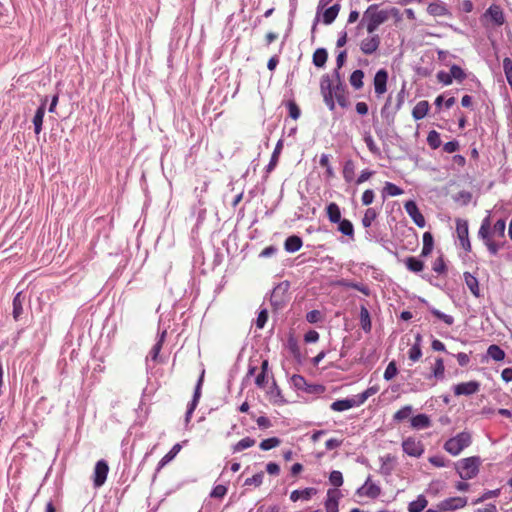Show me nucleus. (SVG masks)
<instances>
[{
  "instance_id": "obj_39",
  "label": "nucleus",
  "mask_w": 512,
  "mask_h": 512,
  "mask_svg": "<svg viewBox=\"0 0 512 512\" xmlns=\"http://www.w3.org/2000/svg\"><path fill=\"white\" fill-rule=\"evenodd\" d=\"M405 265L408 270L415 272V273L422 271L424 268V263L421 260H419L418 258L413 257V256L406 258Z\"/></svg>"
},
{
  "instance_id": "obj_51",
  "label": "nucleus",
  "mask_w": 512,
  "mask_h": 512,
  "mask_svg": "<svg viewBox=\"0 0 512 512\" xmlns=\"http://www.w3.org/2000/svg\"><path fill=\"white\" fill-rule=\"evenodd\" d=\"M181 450L180 444H175L172 449L160 460L158 466L159 468H162L164 465H166L168 462H170Z\"/></svg>"
},
{
  "instance_id": "obj_17",
  "label": "nucleus",
  "mask_w": 512,
  "mask_h": 512,
  "mask_svg": "<svg viewBox=\"0 0 512 512\" xmlns=\"http://www.w3.org/2000/svg\"><path fill=\"white\" fill-rule=\"evenodd\" d=\"M359 406H360L359 401H357L356 396L354 395L350 398H345V399L334 401L330 405V408L333 411L343 412V411L349 410L354 407H359Z\"/></svg>"
},
{
  "instance_id": "obj_20",
  "label": "nucleus",
  "mask_w": 512,
  "mask_h": 512,
  "mask_svg": "<svg viewBox=\"0 0 512 512\" xmlns=\"http://www.w3.org/2000/svg\"><path fill=\"white\" fill-rule=\"evenodd\" d=\"M46 103H47V98H45L42 101L41 105L37 108L35 115L33 117L34 132L36 135H39L40 132L42 131Z\"/></svg>"
},
{
  "instance_id": "obj_3",
  "label": "nucleus",
  "mask_w": 512,
  "mask_h": 512,
  "mask_svg": "<svg viewBox=\"0 0 512 512\" xmlns=\"http://www.w3.org/2000/svg\"><path fill=\"white\" fill-rule=\"evenodd\" d=\"M472 442L471 433L468 431H462L456 436L449 438L444 443V450L452 456L459 455L465 448L470 446Z\"/></svg>"
},
{
  "instance_id": "obj_7",
  "label": "nucleus",
  "mask_w": 512,
  "mask_h": 512,
  "mask_svg": "<svg viewBox=\"0 0 512 512\" xmlns=\"http://www.w3.org/2000/svg\"><path fill=\"white\" fill-rule=\"evenodd\" d=\"M467 505V498L465 497H450L440 503L437 508L441 512L455 511L461 509Z\"/></svg>"
},
{
  "instance_id": "obj_38",
  "label": "nucleus",
  "mask_w": 512,
  "mask_h": 512,
  "mask_svg": "<svg viewBox=\"0 0 512 512\" xmlns=\"http://www.w3.org/2000/svg\"><path fill=\"white\" fill-rule=\"evenodd\" d=\"M487 355L495 361H502L505 358L504 350L498 345L492 344L487 349Z\"/></svg>"
},
{
  "instance_id": "obj_56",
  "label": "nucleus",
  "mask_w": 512,
  "mask_h": 512,
  "mask_svg": "<svg viewBox=\"0 0 512 512\" xmlns=\"http://www.w3.org/2000/svg\"><path fill=\"white\" fill-rule=\"evenodd\" d=\"M354 169H355V166H354L353 161L348 160L345 163L344 169H343V177H344L346 182H351L353 180V178H354Z\"/></svg>"
},
{
  "instance_id": "obj_41",
  "label": "nucleus",
  "mask_w": 512,
  "mask_h": 512,
  "mask_svg": "<svg viewBox=\"0 0 512 512\" xmlns=\"http://www.w3.org/2000/svg\"><path fill=\"white\" fill-rule=\"evenodd\" d=\"M255 443H256L255 439L250 438V437H245V438L241 439L240 441H238L235 445H233L232 450L234 453H238V452H241L245 449H248V448L254 446Z\"/></svg>"
},
{
  "instance_id": "obj_40",
  "label": "nucleus",
  "mask_w": 512,
  "mask_h": 512,
  "mask_svg": "<svg viewBox=\"0 0 512 512\" xmlns=\"http://www.w3.org/2000/svg\"><path fill=\"white\" fill-rule=\"evenodd\" d=\"M338 224V230L345 236H349L351 238H353L354 236V227H353V224L350 220L348 219H342L340 220L339 222H337Z\"/></svg>"
},
{
  "instance_id": "obj_2",
  "label": "nucleus",
  "mask_w": 512,
  "mask_h": 512,
  "mask_svg": "<svg viewBox=\"0 0 512 512\" xmlns=\"http://www.w3.org/2000/svg\"><path fill=\"white\" fill-rule=\"evenodd\" d=\"M389 18L387 10H379L377 4L370 5L363 14L359 25H365L369 34L374 33L378 27Z\"/></svg>"
},
{
  "instance_id": "obj_33",
  "label": "nucleus",
  "mask_w": 512,
  "mask_h": 512,
  "mask_svg": "<svg viewBox=\"0 0 512 512\" xmlns=\"http://www.w3.org/2000/svg\"><path fill=\"white\" fill-rule=\"evenodd\" d=\"M360 325L364 332L369 333L372 328L370 313L365 306L360 308Z\"/></svg>"
},
{
  "instance_id": "obj_26",
  "label": "nucleus",
  "mask_w": 512,
  "mask_h": 512,
  "mask_svg": "<svg viewBox=\"0 0 512 512\" xmlns=\"http://www.w3.org/2000/svg\"><path fill=\"white\" fill-rule=\"evenodd\" d=\"M421 341V335L417 334L415 337V343L411 346V348L408 351V357L413 362H417L422 356Z\"/></svg>"
},
{
  "instance_id": "obj_5",
  "label": "nucleus",
  "mask_w": 512,
  "mask_h": 512,
  "mask_svg": "<svg viewBox=\"0 0 512 512\" xmlns=\"http://www.w3.org/2000/svg\"><path fill=\"white\" fill-rule=\"evenodd\" d=\"M381 494V488L378 484L372 482V477L369 475L362 486L356 490V495L359 497H368L375 499Z\"/></svg>"
},
{
  "instance_id": "obj_24",
  "label": "nucleus",
  "mask_w": 512,
  "mask_h": 512,
  "mask_svg": "<svg viewBox=\"0 0 512 512\" xmlns=\"http://www.w3.org/2000/svg\"><path fill=\"white\" fill-rule=\"evenodd\" d=\"M25 297L23 296L22 292H18L12 302L13 311L12 315L15 321H18L22 314H23V304H24Z\"/></svg>"
},
{
  "instance_id": "obj_16",
  "label": "nucleus",
  "mask_w": 512,
  "mask_h": 512,
  "mask_svg": "<svg viewBox=\"0 0 512 512\" xmlns=\"http://www.w3.org/2000/svg\"><path fill=\"white\" fill-rule=\"evenodd\" d=\"M380 45V37L378 35H372L363 39L360 43V50L365 55H372L375 53Z\"/></svg>"
},
{
  "instance_id": "obj_37",
  "label": "nucleus",
  "mask_w": 512,
  "mask_h": 512,
  "mask_svg": "<svg viewBox=\"0 0 512 512\" xmlns=\"http://www.w3.org/2000/svg\"><path fill=\"white\" fill-rule=\"evenodd\" d=\"M434 245L433 235L430 232H425L423 234V247H422V256H428L432 250Z\"/></svg>"
},
{
  "instance_id": "obj_44",
  "label": "nucleus",
  "mask_w": 512,
  "mask_h": 512,
  "mask_svg": "<svg viewBox=\"0 0 512 512\" xmlns=\"http://www.w3.org/2000/svg\"><path fill=\"white\" fill-rule=\"evenodd\" d=\"M412 412H413V407L411 405H405L393 415V420L396 422H401V421L409 418L411 416Z\"/></svg>"
},
{
  "instance_id": "obj_25",
  "label": "nucleus",
  "mask_w": 512,
  "mask_h": 512,
  "mask_svg": "<svg viewBox=\"0 0 512 512\" xmlns=\"http://www.w3.org/2000/svg\"><path fill=\"white\" fill-rule=\"evenodd\" d=\"M316 493L315 488H305L302 490H294L290 494V499L293 502L298 500H309Z\"/></svg>"
},
{
  "instance_id": "obj_8",
  "label": "nucleus",
  "mask_w": 512,
  "mask_h": 512,
  "mask_svg": "<svg viewBox=\"0 0 512 512\" xmlns=\"http://www.w3.org/2000/svg\"><path fill=\"white\" fill-rule=\"evenodd\" d=\"M288 289V284H279L277 287L274 288L272 291L270 302L271 305L274 307L275 310L282 309L286 303V296L285 293Z\"/></svg>"
},
{
  "instance_id": "obj_32",
  "label": "nucleus",
  "mask_w": 512,
  "mask_h": 512,
  "mask_svg": "<svg viewBox=\"0 0 512 512\" xmlns=\"http://www.w3.org/2000/svg\"><path fill=\"white\" fill-rule=\"evenodd\" d=\"M327 58V50L325 48H318L313 53L312 62L316 67L321 68L326 64Z\"/></svg>"
},
{
  "instance_id": "obj_49",
  "label": "nucleus",
  "mask_w": 512,
  "mask_h": 512,
  "mask_svg": "<svg viewBox=\"0 0 512 512\" xmlns=\"http://www.w3.org/2000/svg\"><path fill=\"white\" fill-rule=\"evenodd\" d=\"M377 211L374 208L366 209L364 216L362 218V225L365 228H369L373 221L377 218Z\"/></svg>"
},
{
  "instance_id": "obj_55",
  "label": "nucleus",
  "mask_w": 512,
  "mask_h": 512,
  "mask_svg": "<svg viewBox=\"0 0 512 512\" xmlns=\"http://www.w3.org/2000/svg\"><path fill=\"white\" fill-rule=\"evenodd\" d=\"M506 230V222L504 219H499L491 229V234L494 236L504 237Z\"/></svg>"
},
{
  "instance_id": "obj_61",
  "label": "nucleus",
  "mask_w": 512,
  "mask_h": 512,
  "mask_svg": "<svg viewBox=\"0 0 512 512\" xmlns=\"http://www.w3.org/2000/svg\"><path fill=\"white\" fill-rule=\"evenodd\" d=\"M329 482L334 487H340L343 485V475L338 470H333L329 475Z\"/></svg>"
},
{
  "instance_id": "obj_35",
  "label": "nucleus",
  "mask_w": 512,
  "mask_h": 512,
  "mask_svg": "<svg viewBox=\"0 0 512 512\" xmlns=\"http://www.w3.org/2000/svg\"><path fill=\"white\" fill-rule=\"evenodd\" d=\"M326 210H327V216H328V219L330 222L337 223L340 220H342L340 208L336 203H334V202L330 203L327 206Z\"/></svg>"
},
{
  "instance_id": "obj_18",
  "label": "nucleus",
  "mask_w": 512,
  "mask_h": 512,
  "mask_svg": "<svg viewBox=\"0 0 512 512\" xmlns=\"http://www.w3.org/2000/svg\"><path fill=\"white\" fill-rule=\"evenodd\" d=\"M427 12L434 17H444L450 15V11L447 5L439 0L431 2L427 7Z\"/></svg>"
},
{
  "instance_id": "obj_28",
  "label": "nucleus",
  "mask_w": 512,
  "mask_h": 512,
  "mask_svg": "<svg viewBox=\"0 0 512 512\" xmlns=\"http://www.w3.org/2000/svg\"><path fill=\"white\" fill-rule=\"evenodd\" d=\"M429 111V103L425 100L419 101L412 110V116L415 120L423 119Z\"/></svg>"
},
{
  "instance_id": "obj_4",
  "label": "nucleus",
  "mask_w": 512,
  "mask_h": 512,
  "mask_svg": "<svg viewBox=\"0 0 512 512\" xmlns=\"http://www.w3.org/2000/svg\"><path fill=\"white\" fill-rule=\"evenodd\" d=\"M480 458L468 457L460 460L456 465L458 475L463 480L474 478L479 472Z\"/></svg>"
},
{
  "instance_id": "obj_23",
  "label": "nucleus",
  "mask_w": 512,
  "mask_h": 512,
  "mask_svg": "<svg viewBox=\"0 0 512 512\" xmlns=\"http://www.w3.org/2000/svg\"><path fill=\"white\" fill-rule=\"evenodd\" d=\"M463 278L466 286L475 297H480V287L478 279L470 272H464Z\"/></svg>"
},
{
  "instance_id": "obj_31",
  "label": "nucleus",
  "mask_w": 512,
  "mask_h": 512,
  "mask_svg": "<svg viewBox=\"0 0 512 512\" xmlns=\"http://www.w3.org/2000/svg\"><path fill=\"white\" fill-rule=\"evenodd\" d=\"M391 103L392 98L389 96L384 104V106L381 108V116L383 119H385L389 124L394 121V117L397 111L394 109H391Z\"/></svg>"
},
{
  "instance_id": "obj_1",
  "label": "nucleus",
  "mask_w": 512,
  "mask_h": 512,
  "mask_svg": "<svg viewBox=\"0 0 512 512\" xmlns=\"http://www.w3.org/2000/svg\"><path fill=\"white\" fill-rule=\"evenodd\" d=\"M320 91L330 111L335 110V100L342 108L347 107L346 86L341 80L338 69H335L331 76L328 74L322 76Z\"/></svg>"
},
{
  "instance_id": "obj_22",
  "label": "nucleus",
  "mask_w": 512,
  "mask_h": 512,
  "mask_svg": "<svg viewBox=\"0 0 512 512\" xmlns=\"http://www.w3.org/2000/svg\"><path fill=\"white\" fill-rule=\"evenodd\" d=\"M411 427L416 430H422L431 426V419L426 414H418L411 418Z\"/></svg>"
},
{
  "instance_id": "obj_53",
  "label": "nucleus",
  "mask_w": 512,
  "mask_h": 512,
  "mask_svg": "<svg viewBox=\"0 0 512 512\" xmlns=\"http://www.w3.org/2000/svg\"><path fill=\"white\" fill-rule=\"evenodd\" d=\"M377 391H378V388H377V387H375V386H373V387H369V388H367V389H366L365 391H363L362 393L355 395V396H356L357 401H359V405L361 406L362 404H364V403L367 401V399H368L370 396H372V395L376 394V393H377Z\"/></svg>"
},
{
  "instance_id": "obj_9",
  "label": "nucleus",
  "mask_w": 512,
  "mask_h": 512,
  "mask_svg": "<svg viewBox=\"0 0 512 512\" xmlns=\"http://www.w3.org/2000/svg\"><path fill=\"white\" fill-rule=\"evenodd\" d=\"M109 472L108 464L105 460H99L94 468L93 473V485L96 488L101 487L106 479Z\"/></svg>"
},
{
  "instance_id": "obj_45",
  "label": "nucleus",
  "mask_w": 512,
  "mask_h": 512,
  "mask_svg": "<svg viewBox=\"0 0 512 512\" xmlns=\"http://www.w3.org/2000/svg\"><path fill=\"white\" fill-rule=\"evenodd\" d=\"M166 337V330L162 331L161 334L159 335V339L158 341L154 344V346L152 347L150 353H149V356L150 358L153 360V361H156L157 358H158V355L160 353V350L162 348V344L164 342V339Z\"/></svg>"
},
{
  "instance_id": "obj_63",
  "label": "nucleus",
  "mask_w": 512,
  "mask_h": 512,
  "mask_svg": "<svg viewBox=\"0 0 512 512\" xmlns=\"http://www.w3.org/2000/svg\"><path fill=\"white\" fill-rule=\"evenodd\" d=\"M397 372H398V369L396 367V364H395V362L392 361L387 365V367L384 371L383 377L385 380L389 381L396 376Z\"/></svg>"
},
{
  "instance_id": "obj_21",
  "label": "nucleus",
  "mask_w": 512,
  "mask_h": 512,
  "mask_svg": "<svg viewBox=\"0 0 512 512\" xmlns=\"http://www.w3.org/2000/svg\"><path fill=\"white\" fill-rule=\"evenodd\" d=\"M339 492L337 490L329 489L327 492V499L325 501L326 512H338Z\"/></svg>"
},
{
  "instance_id": "obj_48",
  "label": "nucleus",
  "mask_w": 512,
  "mask_h": 512,
  "mask_svg": "<svg viewBox=\"0 0 512 512\" xmlns=\"http://www.w3.org/2000/svg\"><path fill=\"white\" fill-rule=\"evenodd\" d=\"M282 146H283L282 141L279 140L276 144V147H275L273 153H272L270 162L266 167L267 172H270L275 168V166L278 162V157H279L280 151L282 149Z\"/></svg>"
},
{
  "instance_id": "obj_54",
  "label": "nucleus",
  "mask_w": 512,
  "mask_h": 512,
  "mask_svg": "<svg viewBox=\"0 0 512 512\" xmlns=\"http://www.w3.org/2000/svg\"><path fill=\"white\" fill-rule=\"evenodd\" d=\"M280 444V439L277 438V437H271V438H267V439H264L259 447L260 449L264 450V451H268L270 449H273L277 446H279Z\"/></svg>"
},
{
  "instance_id": "obj_27",
  "label": "nucleus",
  "mask_w": 512,
  "mask_h": 512,
  "mask_svg": "<svg viewBox=\"0 0 512 512\" xmlns=\"http://www.w3.org/2000/svg\"><path fill=\"white\" fill-rule=\"evenodd\" d=\"M302 244V239L299 236L292 235L285 240L284 248L287 252L294 253L301 249Z\"/></svg>"
},
{
  "instance_id": "obj_59",
  "label": "nucleus",
  "mask_w": 512,
  "mask_h": 512,
  "mask_svg": "<svg viewBox=\"0 0 512 512\" xmlns=\"http://www.w3.org/2000/svg\"><path fill=\"white\" fill-rule=\"evenodd\" d=\"M263 478H264V472H258L256 473L255 475H253L252 477H249L247 478L245 481H244V485L245 486H260L262 483H263Z\"/></svg>"
},
{
  "instance_id": "obj_47",
  "label": "nucleus",
  "mask_w": 512,
  "mask_h": 512,
  "mask_svg": "<svg viewBox=\"0 0 512 512\" xmlns=\"http://www.w3.org/2000/svg\"><path fill=\"white\" fill-rule=\"evenodd\" d=\"M445 366L442 358H437L435 360L434 367L432 369V376L438 380L444 379Z\"/></svg>"
},
{
  "instance_id": "obj_34",
  "label": "nucleus",
  "mask_w": 512,
  "mask_h": 512,
  "mask_svg": "<svg viewBox=\"0 0 512 512\" xmlns=\"http://www.w3.org/2000/svg\"><path fill=\"white\" fill-rule=\"evenodd\" d=\"M428 501L424 495H419L416 500L408 505L409 512H422L427 507Z\"/></svg>"
},
{
  "instance_id": "obj_12",
  "label": "nucleus",
  "mask_w": 512,
  "mask_h": 512,
  "mask_svg": "<svg viewBox=\"0 0 512 512\" xmlns=\"http://www.w3.org/2000/svg\"><path fill=\"white\" fill-rule=\"evenodd\" d=\"M406 213L411 217L413 222L420 228L425 227L426 221L422 213L419 211L415 201L409 200L404 205Z\"/></svg>"
},
{
  "instance_id": "obj_11",
  "label": "nucleus",
  "mask_w": 512,
  "mask_h": 512,
  "mask_svg": "<svg viewBox=\"0 0 512 512\" xmlns=\"http://www.w3.org/2000/svg\"><path fill=\"white\" fill-rule=\"evenodd\" d=\"M484 19L490 20L494 26H502L505 23V16L500 6L491 5L483 15Z\"/></svg>"
},
{
  "instance_id": "obj_60",
  "label": "nucleus",
  "mask_w": 512,
  "mask_h": 512,
  "mask_svg": "<svg viewBox=\"0 0 512 512\" xmlns=\"http://www.w3.org/2000/svg\"><path fill=\"white\" fill-rule=\"evenodd\" d=\"M430 312L437 317L438 319L442 320L447 325H452L454 323V318L451 315L445 314L441 312L440 310L436 308H431Z\"/></svg>"
},
{
  "instance_id": "obj_6",
  "label": "nucleus",
  "mask_w": 512,
  "mask_h": 512,
  "mask_svg": "<svg viewBox=\"0 0 512 512\" xmlns=\"http://www.w3.org/2000/svg\"><path fill=\"white\" fill-rule=\"evenodd\" d=\"M403 451L411 457L419 458L424 453V446L421 441L408 437L402 442Z\"/></svg>"
},
{
  "instance_id": "obj_30",
  "label": "nucleus",
  "mask_w": 512,
  "mask_h": 512,
  "mask_svg": "<svg viewBox=\"0 0 512 512\" xmlns=\"http://www.w3.org/2000/svg\"><path fill=\"white\" fill-rule=\"evenodd\" d=\"M339 10H340L339 4H334L331 7L327 8L323 12V16H322L323 23L326 25L332 24L334 22V20L336 19L337 15L339 13Z\"/></svg>"
},
{
  "instance_id": "obj_29",
  "label": "nucleus",
  "mask_w": 512,
  "mask_h": 512,
  "mask_svg": "<svg viewBox=\"0 0 512 512\" xmlns=\"http://www.w3.org/2000/svg\"><path fill=\"white\" fill-rule=\"evenodd\" d=\"M291 384L297 390L305 391L308 393H311L313 391L311 389L312 386L308 385L306 379L302 375H299V374H294L291 377Z\"/></svg>"
},
{
  "instance_id": "obj_50",
  "label": "nucleus",
  "mask_w": 512,
  "mask_h": 512,
  "mask_svg": "<svg viewBox=\"0 0 512 512\" xmlns=\"http://www.w3.org/2000/svg\"><path fill=\"white\" fill-rule=\"evenodd\" d=\"M382 192H383L384 197L385 196L394 197V196L401 195L403 193V190L391 182H386L385 186L383 187Z\"/></svg>"
},
{
  "instance_id": "obj_36",
  "label": "nucleus",
  "mask_w": 512,
  "mask_h": 512,
  "mask_svg": "<svg viewBox=\"0 0 512 512\" xmlns=\"http://www.w3.org/2000/svg\"><path fill=\"white\" fill-rule=\"evenodd\" d=\"M363 78L364 72L362 70L357 69L353 71L349 79L351 86L356 90L361 89L363 87Z\"/></svg>"
},
{
  "instance_id": "obj_14",
  "label": "nucleus",
  "mask_w": 512,
  "mask_h": 512,
  "mask_svg": "<svg viewBox=\"0 0 512 512\" xmlns=\"http://www.w3.org/2000/svg\"><path fill=\"white\" fill-rule=\"evenodd\" d=\"M480 389V383L477 381H469V382H462L459 384H456L453 387L454 393L456 396H470L475 393H477Z\"/></svg>"
},
{
  "instance_id": "obj_13",
  "label": "nucleus",
  "mask_w": 512,
  "mask_h": 512,
  "mask_svg": "<svg viewBox=\"0 0 512 512\" xmlns=\"http://www.w3.org/2000/svg\"><path fill=\"white\" fill-rule=\"evenodd\" d=\"M203 376H204V372H202L201 376L199 377L196 387H195V390H194L193 398H192L191 402L188 404L187 411L185 414L186 425L190 422L192 414L198 405V402H199V399L201 396V387H202V383H203Z\"/></svg>"
},
{
  "instance_id": "obj_43",
  "label": "nucleus",
  "mask_w": 512,
  "mask_h": 512,
  "mask_svg": "<svg viewBox=\"0 0 512 512\" xmlns=\"http://www.w3.org/2000/svg\"><path fill=\"white\" fill-rule=\"evenodd\" d=\"M340 284L344 287L355 289V290L363 293L366 296H369V294H370L369 287L363 283H356V282H350V281L343 280L340 282Z\"/></svg>"
},
{
  "instance_id": "obj_19",
  "label": "nucleus",
  "mask_w": 512,
  "mask_h": 512,
  "mask_svg": "<svg viewBox=\"0 0 512 512\" xmlns=\"http://www.w3.org/2000/svg\"><path fill=\"white\" fill-rule=\"evenodd\" d=\"M379 461L381 463L379 473L383 476H390L394 469L395 457L392 456L391 454H387L381 456L379 458Z\"/></svg>"
},
{
  "instance_id": "obj_42",
  "label": "nucleus",
  "mask_w": 512,
  "mask_h": 512,
  "mask_svg": "<svg viewBox=\"0 0 512 512\" xmlns=\"http://www.w3.org/2000/svg\"><path fill=\"white\" fill-rule=\"evenodd\" d=\"M491 234V227H490V219L489 217H486L483 219L480 229L478 231V236L483 240V242H486L487 239L490 238Z\"/></svg>"
},
{
  "instance_id": "obj_52",
  "label": "nucleus",
  "mask_w": 512,
  "mask_h": 512,
  "mask_svg": "<svg viewBox=\"0 0 512 512\" xmlns=\"http://www.w3.org/2000/svg\"><path fill=\"white\" fill-rule=\"evenodd\" d=\"M427 143L432 149L439 148L441 146L440 134L435 130L430 131L427 136Z\"/></svg>"
},
{
  "instance_id": "obj_57",
  "label": "nucleus",
  "mask_w": 512,
  "mask_h": 512,
  "mask_svg": "<svg viewBox=\"0 0 512 512\" xmlns=\"http://www.w3.org/2000/svg\"><path fill=\"white\" fill-rule=\"evenodd\" d=\"M450 73H451L452 79H455L458 82H462L466 78L465 71L458 65H452L450 67Z\"/></svg>"
},
{
  "instance_id": "obj_15",
  "label": "nucleus",
  "mask_w": 512,
  "mask_h": 512,
  "mask_svg": "<svg viewBox=\"0 0 512 512\" xmlns=\"http://www.w3.org/2000/svg\"><path fill=\"white\" fill-rule=\"evenodd\" d=\"M388 72L380 69L376 72L373 80L374 90L378 97L387 91Z\"/></svg>"
},
{
  "instance_id": "obj_46",
  "label": "nucleus",
  "mask_w": 512,
  "mask_h": 512,
  "mask_svg": "<svg viewBox=\"0 0 512 512\" xmlns=\"http://www.w3.org/2000/svg\"><path fill=\"white\" fill-rule=\"evenodd\" d=\"M268 394H269L270 400L273 403H275V404L285 403V400L281 394V390L279 389V387L276 385L275 382L273 383L272 387L270 388Z\"/></svg>"
},
{
  "instance_id": "obj_58",
  "label": "nucleus",
  "mask_w": 512,
  "mask_h": 512,
  "mask_svg": "<svg viewBox=\"0 0 512 512\" xmlns=\"http://www.w3.org/2000/svg\"><path fill=\"white\" fill-rule=\"evenodd\" d=\"M364 142L372 154L380 155V149L376 145L375 141L373 140L372 136L369 133H365Z\"/></svg>"
},
{
  "instance_id": "obj_10",
  "label": "nucleus",
  "mask_w": 512,
  "mask_h": 512,
  "mask_svg": "<svg viewBox=\"0 0 512 512\" xmlns=\"http://www.w3.org/2000/svg\"><path fill=\"white\" fill-rule=\"evenodd\" d=\"M456 232L459 239L460 246L466 251H471V243L469 240L468 224L466 221L457 220Z\"/></svg>"
},
{
  "instance_id": "obj_64",
  "label": "nucleus",
  "mask_w": 512,
  "mask_h": 512,
  "mask_svg": "<svg viewBox=\"0 0 512 512\" xmlns=\"http://www.w3.org/2000/svg\"><path fill=\"white\" fill-rule=\"evenodd\" d=\"M287 108H288L289 116L292 119L297 120L300 117V114H301L300 109L294 101H289L287 104Z\"/></svg>"
},
{
  "instance_id": "obj_62",
  "label": "nucleus",
  "mask_w": 512,
  "mask_h": 512,
  "mask_svg": "<svg viewBox=\"0 0 512 512\" xmlns=\"http://www.w3.org/2000/svg\"><path fill=\"white\" fill-rule=\"evenodd\" d=\"M499 494H500V489L488 490L485 493H483L481 497L474 500L473 504H478V503L484 502L488 499L496 498L499 496Z\"/></svg>"
}]
</instances>
